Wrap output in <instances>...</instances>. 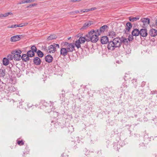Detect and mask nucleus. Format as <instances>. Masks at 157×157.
Listing matches in <instances>:
<instances>
[{
	"label": "nucleus",
	"mask_w": 157,
	"mask_h": 157,
	"mask_svg": "<svg viewBox=\"0 0 157 157\" xmlns=\"http://www.w3.org/2000/svg\"><path fill=\"white\" fill-rule=\"evenodd\" d=\"M74 13H75V11L74 12H72L71 13V14H74Z\"/></svg>",
	"instance_id": "50"
},
{
	"label": "nucleus",
	"mask_w": 157,
	"mask_h": 157,
	"mask_svg": "<svg viewBox=\"0 0 157 157\" xmlns=\"http://www.w3.org/2000/svg\"><path fill=\"white\" fill-rule=\"evenodd\" d=\"M116 35V33L114 31H112L109 33V36L112 38L115 36Z\"/></svg>",
	"instance_id": "28"
},
{
	"label": "nucleus",
	"mask_w": 157,
	"mask_h": 157,
	"mask_svg": "<svg viewBox=\"0 0 157 157\" xmlns=\"http://www.w3.org/2000/svg\"><path fill=\"white\" fill-rule=\"evenodd\" d=\"M17 141L18 144L20 145V140H19L18 139H17Z\"/></svg>",
	"instance_id": "45"
},
{
	"label": "nucleus",
	"mask_w": 157,
	"mask_h": 157,
	"mask_svg": "<svg viewBox=\"0 0 157 157\" xmlns=\"http://www.w3.org/2000/svg\"><path fill=\"white\" fill-rule=\"evenodd\" d=\"M6 70L4 69H0V77H4L5 75Z\"/></svg>",
	"instance_id": "23"
},
{
	"label": "nucleus",
	"mask_w": 157,
	"mask_h": 157,
	"mask_svg": "<svg viewBox=\"0 0 157 157\" xmlns=\"http://www.w3.org/2000/svg\"><path fill=\"white\" fill-rule=\"evenodd\" d=\"M87 38H86V41L89 42L90 41H91L90 40V37H87Z\"/></svg>",
	"instance_id": "40"
},
{
	"label": "nucleus",
	"mask_w": 157,
	"mask_h": 157,
	"mask_svg": "<svg viewBox=\"0 0 157 157\" xmlns=\"http://www.w3.org/2000/svg\"><path fill=\"white\" fill-rule=\"evenodd\" d=\"M38 56L40 58H42L44 56V53L40 50H38L36 52Z\"/></svg>",
	"instance_id": "25"
},
{
	"label": "nucleus",
	"mask_w": 157,
	"mask_h": 157,
	"mask_svg": "<svg viewBox=\"0 0 157 157\" xmlns=\"http://www.w3.org/2000/svg\"><path fill=\"white\" fill-rule=\"evenodd\" d=\"M26 0H23L20 2V4L27 3Z\"/></svg>",
	"instance_id": "39"
},
{
	"label": "nucleus",
	"mask_w": 157,
	"mask_h": 157,
	"mask_svg": "<svg viewBox=\"0 0 157 157\" xmlns=\"http://www.w3.org/2000/svg\"><path fill=\"white\" fill-rule=\"evenodd\" d=\"M20 40V35L14 36L11 37L10 41L11 42H15Z\"/></svg>",
	"instance_id": "16"
},
{
	"label": "nucleus",
	"mask_w": 157,
	"mask_h": 157,
	"mask_svg": "<svg viewBox=\"0 0 157 157\" xmlns=\"http://www.w3.org/2000/svg\"><path fill=\"white\" fill-rule=\"evenodd\" d=\"M28 23H20V27H23L27 25Z\"/></svg>",
	"instance_id": "37"
},
{
	"label": "nucleus",
	"mask_w": 157,
	"mask_h": 157,
	"mask_svg": "<svg viewBox=\"0 0 157 157\" xmlns=\"http://www.w3.org/2000/svg\"><path fill=\"white\" fill-rule=\"evenodd\" d=\"M17 27H20V25H12L11 26H8V28H16Z\"/></svg>",
	"instance_id": "31"
},
{
	"label": "nucleus",
	"mask_w": 157,
	"mask_h": 157,
	"mask_svg": "<svg viewBox=\"0 0 157 157\" xmlns=\"http://www.w3.org/2000/svg\"><path fill=\"white\" fill-rule=\"evenodd\" d=\"M49 102L51 104V105H50V104L48 103L47 102L45 101H43L42 103L43 105L45 107H48L49 106L50 107H51H51H53V102L50 101Z\"/></svg>",
	"instance_id": "20"
},
{
	"label": "nucleus",
	"mask_w": 157,
	"mask_h": 157,
	"mask_svg": "<svg viewBox=\"0 0 157 157\" xmlns=\"http://www.w3.org/2000/svg\"><path fill=\"white\" fill-rule=\"evenodd\" d=\"M150 35L152 37H155L157 35V31L153 29H151L149 31Z\"/></svg>",
	"instance_id": "11"
},
{
	"label": "nucleus",
	"mask_w": 157,
	"mask_h": 157,
	"mask_svg": "<svg viewBox=\"0 0 157 157\" xmlns=\"http://www.w3.org/2000/svg\"><path fill=\"white\" fill-rule=\"evenodd\" d=\"M52 45L55 48H56V47H57L58 48H59V45L58 44L54 43Z\"/></svg>",
	"instance_id": "38"
},
{
	"label": "nucleus",
	"mask_w": 157,
	"mask_h": 157,
	"mask_svg": "<svg viewBox=\"0 0 157 157\" xmlns=\"http://www.w3.org/2000/svg\"><path fill=\"white\" fill-rule=\"evenodd\" d=\"M71 37H70L68 38V40H69V39H71Z\"/></svg>",
	"instance_id": "51"
},
{
	"label": "nucleus",
	"mask_w": 157,
	"mask_h": 157,
	"mask_svg": "<svg viewBox=\"0 0 157 157\" xmlns=\"http://www.w3.org/2000/svg\"><path fill=\"white\" fill-rule=\"evenodd\" d=\"M155 24L157 26V19L155 20Z\"/></svg>",
	"instance_id": "49"
},
{
	"label": "nucleus",
	"mask_w": 157,
	"mask_h": 157,
	"mask_svg": "<svg viewBox=\"0 0 157 157\" xmlns=\"http://www.w3.org/2000/svg\"><path fill=\"white\" fill-rule=\"evenodd\" d=\"M121 46V39L119 37H116L112 41L108 42L107 48L109 50L113 51L116 48H120Z\"/></svg>",
	"instance_id": "1"
},
{
	"label": "nucleus",
	"mask_w": 157,
	"mask_h": 157,
	"mask_svg": "<svg viewBox=\"0 0 157 157\" xmlns=\"http://www.w3.org/2000/svg\"><path fill=\"white\" fill-rule=\"evenodd\" d=\"M13 56L12 54H9L7 56V59H8L9 60H12L13 58Z\"/></svg>",
	"instance_id": "29"
},
{
	"label": "nucleus",
	"mask_w": 157,
	"mask_h": 157,
	"mask_svg": "<svg viewBox=\"0 0 157 157\" xmlns=\"http://www.w3.org/2000/svg\"><path fill=\"white\" fill-rule=\"evenodd\" d=\"M140 35L143 37H145L147 35V29H141L140 30Z\"/></svg>",
	"instance_id": "9"
},
{
	"label": "nucleus",
	"mask_w": 157,
	"mask_h": 157,
	"mask_svg": "<svg viewBox=\"0 0 157 157\" xmlns=\"http://www.w3.org/2000/svg\"><path fill=\"white\" fill-rule=\"evenodd\" d=\"M132 27L131 23L128 22L127 23L125 29H124L123 32L124 33L128 34V32L130 31V29Z\"/></svg>",
	"instance_id": "6"
},
{
	"label": "nucleus",
	"mask_w": 157,
	"mask_h": 157,
	"mask_svg": "<svg viewBox=\"0 0 157 157\" xmlns=\"http://www.w3.org/2000/svg\"><path fill=\"white\" fill-rule=\"evenodd\" d=\"M34 63L36 65H39L40 64L41 60L38 57H35L33 59Z\"/></svg>",
	"instance_id": "15"
},
{
	"label": "nucleus",
	"mask_w": 157,
	"mask_h": 157,
	"mask_svg": "<svg viewBox=\"0 0 157 157\" xmlns=\"http://www.w3.org/2000/svg\"><path fill=\"white\" fill-rule=\"evenodd\" d=\"M70 44V43H69L67 42H65L64 44V45L67 46H68V45H69V44Z\"/></svg>",
	"instance_id": "43"
},
{
	"label": "nucleus",
	"mask_w": 157,
	"mask_h": 157,
	"mask_svg": "<svg viewBox=\"0 0 157 157\" xmlns=\"http://www.w3.org/2000/svg\"><path fill=\"white\" fill-rule=\"evenodd\" d=\"M57 38V36L56 35H52L50 36L48 38L47 40H52L56 39Z\"/></svg>",
	"instance_id": "22"
},
{
	"label": "nucleus",
	"mask_w": 157,
	"mask_h": 157,
	"mask_svg": "<svg viewBox=\"0 0 157 157\" xmlns=\"http://www.w3.org/2000/svg\"><path fill=\"white\" fill-rule=\"evenodd\" d=\"M22 52L20 50V54Z\"/></svg>",
	"instance_id": "52"
},
{
	"label": "nucleus",
	"mask_w": 157,
	"mask_h": 157,
	"mask_svg": "<svg viewBox=\"0 0 157 157\" xmlns=\"http://www.w3.org/2000/svg\"><path fill=\"white\" fill-rule=\"evenodd\" d=\"M27 56L26 58L25 59L27 60H29V57H32L34 56L35 53L33 51L31 50L29 51L27 53Z\"/></svg>",
	"instance_id": "12"
},
{
	"label": "nucleus",
	"mask_w": 157,
	"mask_h": 157,
	"mask_svg": "<svg viewBox=\"0 0 157 157\" xmlns=\"http://www.w3.org/2000/svg\"><path fill=\"white\" fill-rule=\"evenodd\" d=\"M53 59V57L50 55H47L45 57V61L48 63L51 62Z\"/></svg>",
	"instance_id": "17"
},
{
	"label": "nucleus",
	"mask_w": 157,
	"mask_h": 157,
	"mask_svg": "<svg viewBox=\"0 0 157 157\" xmlns=\"http://www.w3.org/2000/svg\"><path fill=\"white\" fill-rule=\"evenodd\" d=\"M31 51H33L34 53V52H37V48L34 45L32 46L31 47Z\"/></svg>",
	"instance_id": "30"
},
{
	"label": "nucleus",
	"mask_w": 157,
	"mask_h": 157,
	"mask_svg": "<svg viewBox=\"0 0 157 157\" xmlns=\"http://www.w3.org/2000/svg\"><path fill=\"white\" fill-rule=\"evenodd\" d=\"M60 54L62 56H64L67 55L68 52L66 48H62L60 50Z\"/></svg>",
	"instance_id": "14"
},
{
	"label": "nucleus",
	"mask_w": 157,
	"mask_h": 157,
	"mask_svg": "<svg viewBox=\"0 0 157 157\" xmlns=\"http://www.w3.org/2000/svg\"><path fill=\"white\" fill-rule=\"evenodd\" d=\"M27 56V55L26 54H23L21 56V55H20V57L22 59L23 61L25 62L29 60L28 59L27 60L25 59L26 58Z\"/></svg>",
	"instance_id": "26"
},
{
	"label": "nucleus",
	"mask_w": 157,
	"mask_h": 157,
	"mask_svg": "<svg viewBox=\"0 0 157 157\" xmlns=\"http://www.w3.org/2000/svg\"><path fill=\"white\" fill-rule=\"evenodd\" d=\"M90 11L89 9H86L85 10H81V12L82 13H85L86 12H88Z\"/></svg>",
	"instance_id": "36"
},
{
	"label": "nucleus",
	"mask_w": 157,
	"mask_h": 157,
	"mask_svg": "<svg viewBox=\"0 0 157 157\" xmlns=\"http://www.w3.org/2000/svg\"><path fill=\"white\" fill-rule=\"evenodd\" d=\"M96 10V7L92 8H91L89 9V10H90V11H92V10Z\"/></svg>",
	"instance_id": "42"
},
{
	"label": "nucleus",
	"mask_w": 157,
	"mask_h": 157,
	"mask_svg": "<svg viewBox=\"0 0 157 157\" xmlns=\"http://www.w3.org/2000/svg\"><path fill=\"white\" fill-rule=\"evenodd\" d=\"M56 51V48H55L53 45H51L48 47V49L47 50V52L48 53H53Z\"/></svg>",
	"instance_id": "10"
},
{
	"label": "nucleus",
	"mask_w": 157,
	"mask_h": 157,
	"mask_svg": "<svg viewBox=\"0 0 157 157\" xmlns=\"http://www.w3.org/2000/svg\"><path fill=\"white\" fill-rule=\"evenodd\" d=\"M93 24V22L91 21L87 22L84 23L82 27L81 28V30H84L89 27Z\"/></svg>",
	"instance_id": "7"
},
{
	"label": "nucleus",
	"mask_w": 157,
	"mask_h": 157,
	"mask_svg": "<svg viewBox=\"0 0 157 157\" xmlns=\"http://www.w3.org/2000/svg\"><path fill=\"white\" fill-rule=\"evenodd\" d=\"M12 54L13 55V59L15 61L20 60V50L13 51Z\"/></svg>",
	"instance_id": "4"
},
{
	"label": "nucleus",
	"mask_w": 157,
	"mask_h": 157,
	"mask_svg": "<svg viewBox=\"0 0 157 157\" xmlns=\"http://www.w3.org/2000/svg\"><path fill=\"white\" fill-rule=\"evenodd\" d=\"M122 42L124 44L126 45H128L129 44V42L126 38H123L122 40H121V43Z\"/></svg>",
	"instance_id": "24"
},
{
	"label": "nucleus",
	"mask_w": 157,
	"mask_h": 157,
	"mask_svg": "<svg viewBox=\"0 0 157 157\" xmlns=\"http://www.w3.org/2000/svg\"><path fill=\"white\" fill-rule=\"evenodd\" d=\"M37 3H33V4H30L29 5V6H28L27 7V8H31L33 7V6H36V5H37Z\"/></svg>",
	"instance_id": "32"
},
{
	"label": "nucleus",
	"mask_w": 157,
	"mask_h": 157,
	"mask_svg": "<svg viewBox=\"0 0 157 157\" xmlns=\"http://www.w3.org/2000/svg\"><path fill=\"white\" fill-rule=\"evenodd\" d=\"M139 17H130L129 18V20L131 21L134 22L139 20Z\"/></svg>",
	"instance_id": "27"
},
{
	"label": "nucleus",
	"mask_w": 157,
	"mask_h": 157,
	"mask_svg": "<svg viewBox=\"0 0 157 157\" xmlns=\"http://www.w3.org/2000/svg\"><path fill=\"white\" fill-rule=\"evenodd\" d=\"M133 36H137L140 34V31L137 29H135L132 32Z\"/></svg>",
	"instance_id": "19"
},
{
	"label": "nucleus",
	"mask_w": 157,
	"mask_h": 157,
	"mask_svg": "<svg viewBox=\"0 0 157 157\" xmlns=\"http://www.w3.org/2000/svg\"><path fill=\"white\" fill-rule=\"evenodd\" d=\"M133 39V36H129L128 38V40L129 41H132Z\"/></svg>",
	"instance_id": "34"
},
{
	"label": "nucleus",
	"mask_w": 157,
	"mask_h": 157,
	"mask_svg": "<svg viewBox=\"0 0 157 157\" xmlns=\"http://www.w3.org/2000/svg\"><path fill=\"white\" fill-rule=\"evenodd\" d=\"M4 14V16H5V17H7L10 15H12L13 13L11 12H9L5 13Z\"/></svg>",
	"instance_id": "33"
},
{
	"label": "nucleus",
	"mask_w": 157,
	"mask_h": 157,
	"mask_svg": "<svg viewBox=\"0 0 157 157\" xmlns=\"http://www.w3.org/2000/svg\"><path fill=\"white\" fill-rule=\"evenodd\" d=\"M71 1L73 2H76V0H71Z\"/></svg>",
	"instance_id": "47"
},
{
	"label": "nucleus",
	"mask_w": 157,
	"mask_h": 157,
	"mask_svg": "<svg viewBox=\"0 0 157 157\" xmlns=\"http://www.w3.org/2000/svg\"><path fill=\"white\" fill-rule=\"evenodd\" d=\"M37 0H26L27 3H30L32 2H33L35 1H36Z\"/></svg>",
	"instance_id": "35"
},
{
	"label": "nucleus",
	"mask_w": 157,
	"mask_h": 157,
	"mask_svg": "<svg viewBox=\"0 0 157 157\" xmlns=\"http://www.w3.org/2000/svg\"><path fill=\"white\" fill-rule=\"evenodd\" d=\"M9 60L6 57H4L3 59L2 63L5 66L7 65L9 63Z\"/></svg>",
	"instance_id": "21"
},
{
	"label": "nucleus",
	"mask_w": 157,
	"mask_h": 157,
	"mask_svg": "<svg viewBox=\"0 0 157 157\" xmlns=\"http://www.w3.org/2000/svg\"><path fill=\"white\" fill-rule=\"evenodd\" d=\"M79 12L78 10H76V11H75V13H79Z\"/></svg>",
	"instance_id": "46"
},
{
	"label": "nucleus",
	"mask_w": 157,
	"mask_h": 157,
	"mask_svg": "<svg viewBox=\"0 0 157 157\" xmlns=\"http://www.w3.org/2000/svg\"><path fill=\"white\" fill-rule=\"evenodd\" d=\"M24 36L23 35H20V39L21 37H24Z\"/></svg>",
	"instance_id": "48"
},
{
	"label": "nucleus",
	"mask_w": 157,
	"mask_h": 157,
	"mask_svg": "<svg viewBox=\"0 0 157 157\" xmlns=\"http://www.w3.org/2000/svg\"><path fill=\"white\" fill-rule=\"evenodd\" d=\"M86 41V37H84L81 36L78 40L76 41L75 42V45L78 48H80V44L84 43Z\"/></svg>",
	"instance_id": "3"
},
{
	"label": "nucleus",
	"mask_w": 157,
	"mask_h": 157,
	"mask_svg": "<svg viewBox=\"0 0 157 157\" xmlns=\"http://www.w3.org/2000/svg\"><path fill=\"white\" fill-rule=\"evenodd\" d=\"M108 28V27L107 25H104L101 27L99 29L95 31L97 32L98 35H99L101 33H104Z\"/></svg>",
	"instance_id": "5"
},
{
	"label": "nucleus",
	"mask_w": 157,
	"mask_h": 157,
	"mask_svg": "<svg viewBox=\"0 0 157 157\" xmlns=\"http://www.w3.org/2000/svg\"><path fill=\"white\" fill-rule=\"evenodd\" d=\"M101 43L103 44H107L109 42L108 37L106 36L102 37L101 39Z\"/></svg>",
	"instance_id": "13"
},
{
	"label": "nucleus",
	"mask_w": 157,
	"mask_h": 157,
	"mask_svg": "<svg viewBox=\"0 0 157 157\" xmlns=\"http://www.w3.org/2000/svg\"><path fill=\"white\" fill-rule=\"evenodd\" d=\"M98 34L94 29L91 30L85 36L86 37H90L91 41L93 43L97 42L99 40Z\"/></svg>",
	"instance_id": "2"
},
{
	"label": "nucleus",
	"mask_w": 157,
	"mask_h": 157,
	"mask_svg": "<svg viewBox=\"0 0 157 157\" xmlns=\"http://www.w3.org/2000/svg\"><path fill=\"white\" fill-rule=\"evenodd\" d=\"M141 21L144 23V25H148L149 24L150 19L148 18H143L141 19Z\"/></svg>",
	"instance_id": "18"
},
{
	"label": "nucleus",
	"mask_w": 157,
	"mask_h": 157,
	"mask_svg": "<svg viewBox=\"0 0 157 157\" xmlns=\"http://www.w3.org/2000/svg\"><path fill=\"white\" fill-rule=\"evenodd\" d=\"M24 144V142L23 140H20V145H23Z\"/></svg>",
	"instance_id": "44"
},
{
	"label": "nucleus",
	"mask_w": 157,
	"mask_h": 157,
	"mask_svg": "<svg viewBox=\"0 0 157 157\" xmlns=\"http://www.w3.org/2000/svg\"><path fill=\"white\" fill-rule=\"evenodd\" d=\"M5 17L4 14H0V18H3Z\"/></svg>",
	"instance_id": "41"
},
{
	"label": "nucleus",
	"mask_w": 157,
	"mask_h": 157,
	"mask_svg": "<svg viewBox=\"0 0 157 157\" xmlns=\"http://www.w3.org/2000/svg\"><path fill=\"white\" fill-rule=\"evenodd\" d=\"M66 48L68 52H71L75 50V46L73 44L71 43L66 47Z\"/></svg>",
	"instance_id": "8"
}]
</instances>
